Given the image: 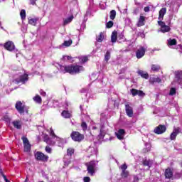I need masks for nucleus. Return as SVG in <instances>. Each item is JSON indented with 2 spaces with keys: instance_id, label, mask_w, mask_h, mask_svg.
<instances>
[{
  "instance_id": "nucleus-24",
  "label": "nucleus",
  "mask_w": 182,
  "mask_h": 182,
  "mask_svg": "<svg viewBox=\"0 0 182 182\" xmlns=\"http://www.w3.org/2000/svg\"><path fill=\"white\" fill-rule=\"evenodd\" d=\"M12 124L15 129H22V122L21 120L14 121Z\"/></svg>"
},
{
  "instance_id": "nucleus-33",
  "label": "nucleus",
  "mask_w": 182,
  "mask_h": 182,
  "mask_svg": "<svg viewBox=\"0 0 182 182\" xmlns=\"http://www.w3.org/2000/svg\"><path fill=\"white\" fill-rule=\"evenodd\" d=\"M111 58V53L109 50H107L105 55V62H109Z\"/></svg>"
},
{
  "instance_id": "nucleus-6",
  "label": "nucleus",
  "mask_w": 182,
  "mask_h": 182,
  "mask_svg": "<svg viewBox=\"0 0 182 182\" xmlns=\"http://www.w3.org/2000/svg\"><path fill=\"white\" fill-rule=\"evenodd\" d=\"M158 25L160 26V32H161L162 33H166L171 31L170 26L166 25V23H164V21H158Z\"/></svg>"
},
{
  "instance_id": "nucleus-34",
  "label": "nucleus",
  "mask_w": 182,
  "mask_h": 182,
  "mask_svg": "<svg viewBox=\"0 0 182 182\" xmlns=\"http://www.w3.org/2000/svg\"><path fill=\"white\" fill-rule=\"evenodd\" d=\"M81 127H82L83 132H86V130H87V124L86 123V122H85V121L82 122Z\"/></svg>"
},
{
  "instance_id": "nucleus-29",
  "label": "nucleus",
  "mask_w": 182,
  "mask_h": 182,
  "mask_svg": "<svg viewBox=\"0 0 182 182\" xmlns=\"http://www.w3.org/2000/svg\"><path fill=\"white\" fill-rule=\"evenodd\" d=\"M160 69H161L160 65H156V64L151 65V70H153V72H159Z\"/></svg>"
},
{
  "instance_id": "nucleus-7",
  "label": "nucleus",
  "mask_w": 182,
  "mask_h": 182,
  "mask_svg": "<svg viewBox=\"0 0 182 182\" xmlns=\"http://www.w3.org/2000/svg\"><path fill=\"white\" fill-rule=\"evenodd\" d=\"M21 139L23 141L24 151L26 153H29V151H31V144L29 143V140L28 139V138L25 136H23Z\"/></svg>"
},
{
  "instance_id": "nucleus-5",
  "label": "nucleus",
  "mask_w": 182,
  "mask_h": 182,
  "mask_svg": "<svg viewBox=\"0 0 182 182\" xmlns=\"http://www.w3.org/2000/svg\"><path fill=\"white\" fill-rule=\"evenodd\" d=\"M34 156L35 159H37L38 161H43V163H46L49 160V156L45 155V154L41 151H37Z\"/></svg>"
},
{
  "instance_id": "nucleus-26",
  "label": "nucleus",
  "mask_w": 182,
  "mask_h": 182,
  "mask_svg": "<svg viewBox=\"0 0 182 182\" xmlns=\"http://www.w3.org/2000/svg\"><path fill=\"white\" fill-rule=\"evenodd\" d=\"M138 75H140L141 77H143V79H149V73H145L143 70H139L138 71Z\"/></svg>"
},
{
  "instance_id": "nucleus-41",
  "label": "nucleus",
  "mask_w": 182,
  "mask_h": 182,
  "mask_svg": "<svg viewBox=\"0 0 182 182\" xmlns=\"http://www.w3.org/2000/svg\"><path fill=\"white\" fill-rule=\"evenodd\" d=\"M176 93H177V90H176V88H174V87L171 88V90L169 91V95L174 96V95H176Z\"/></svg>"
},
{
  "instance_id": "nucleus-10",
  "label": "nucleus",
  "mask_w": 182,
  "mask_h": 182,
  "mask_svg": "<svg viewBox=\"0 0 182 182\" xmlns=\"http://www.w3.org/2000/svg\"><path fill=\"white\" fill-rule=\"evenodd\" d=\"M120 168L122 170L121 177L122 178H127V177H129V171H127V165L126 164H123L121 165Z\"/></svg>"
},
{
  "instance_id": "nucleus-25",
  "label": "nucleus",
  "mask_w": 182,
  "mask_h": 182,
  "mask_svg": "<svg viewBox=\"0 0 182 182\" xmlns=\"http://www.w3.org/2000/svg\"><path fill=\"white\" fill-rule=\"evenodd\" d=\"M74 18L75 17L73 16V15H72L70 17L64 19L63 20V26H65V25H68V23H70V22H72L73 21Z\"/></svg>"
},
{
  "instance_id": "nucleus-21",
  "label": "nucleus",
  "mask_w": 182,
  "mask_h": 182,
  "mask_svg": "<svg viewBox=\"0 0 182 182\" xmlns=\"http://www.w3.org/2000/svg\"><path fill=\"white\" fill-rule=\"evenodd\" d=\"M61 116L64 117V119H70L72 114L69 112L68 110H63L61 113Z\"/></svg>"
},
{
  "instance_id": "nucleus-9",
  "label": "nucleus",
  "mask_w": 182,
  "mask_h": 182,
  "mask_svg": "<svg viewBox=\"0 0 182 182\" xmlns=\"http://www.w3.org/2000/svg\"><path fill=\"white\" fill-rule=\"evenodd\" d=\"M146 48L144 46L139 47L136 51V59H141L144 55H146Z\"/></svg>"
},
{
  "instance_id": "nucleus-23",
  "label": "nucleus",
  "mask_w": 182,
  "mask_h": 182,
  "mask_svg": "<svg viewBox=\"0 0 182 182\" xmlns=\"http://www.w3.org/2000/svg\"><path fill=\"white\" fill-rule=\"evenodd\" d=\"M111 42L112 43H116V42H117V31H114L112 33V36H111Z\"/></svg>"
},
{
  "instance_id": "nucleus-28",
  "label": "nucleus",
  "mask_w": 182,
  "mask_h": 182,
  "mask_svg": "<svg viewBox=\"0 0 182 182\" xmlns=\"http://www.w3.org/2000/svg\"><path fill=\"white\" fill-rule=\"evenodd\" d=\"M75 154V149L73 148H68L67 149V156L72 157Z\"/></svg>"
},
{
  "instance_id": "nucleus-44",
  "label": "nucleus",
  "mask_w": 182,
  "mask_h": 182,
  "mask_svg": "<svg viewBox=\"0 0 182 182\" xmlns=\"http://www.w3.org/2000/svg\"><path fill=\"white\" fill-rule=\"evenodd\" d=\"M45 150L46 153H48L49 154L52 153V148H50L49 146H46Z\"/></svg>"
},
{
  "instance_id": "nucleus-32",
  "label": "nucleus",
  "mask_w": 182,
  "mask_h": 182,
  "mask_svg": "<svg viewBox=\"0 0 182 182\" xmlns=\"http://www.w3.org/2000/svg\"><path fill=\"white\" fill-rule=\"evenodd\" d=\"M20 16L22 21L25 20L26 18V11L25 9H22L20 12Z\"/></svg>"
},
{
  "instance_id": "nucleus-38",
  "label": "nucleus",
  "mask_w": 182,
  "mask_h": 182,
  "mask_svg": "<svg viewBox=\"0 0 182 182\" xmlns=\"http://www.w3.org/2000/svg\"><path fill=\"white\" fill-rule=\"evenodd\" d=\"M168 43L170 46H174V45H177V40H176V38L171 39Z\"/></svg>"
},
{
  "instance_id": "nucleus-3",
  "label": "nucleus",
  "mask_w": 182,
  "mask_h": 182,
  "mask_svg": "<svg viewBox=\"0 0 182 182\" xmlns=\"http://www.w3.org/2000/svg\"><path fill=\"white\" fill-rule=\"evenodd\" d=\"M70 137L73 141H77L78 143L85 140V135L77 131H73L70 134Z\"/></svg>"
},
{
  "instance_id": "nucleus-14",
  "label": "nucleus",
  "mask_w": 182,
  "mask_h": 182,
  "mask_svg": "<svg viewBox=\"0 0 182 182\" xmlns=\"http://www.w3.org/2000/svg\"><path fill=\"white\" fill-rule=\"evenodd\" d=\"M130 92H131V95L133 96V97H134V96H137V95L140 96V97L146 96V94L144 93L143 91L139 90L135 88L131 89Z\"/></svg>"
},
{
  "instance_id": "nucleus-2",
  "label": "nucleus",
  "mask_w": 182,
  "mask_h": 182,
  "mask_svg": "<svg viewBox=\"0 0 182 182\" xmlns=\"http://www.w3.org/2000/svg\"><path fill=\"white\" fill-rule=\"evenodd\" d=\"M85 166L87 167V174L91 177L95 176V173H96V161H91L90 162H87L85 164Z\"/></svg>"
},
{
  "instance_id": "nucleus-12",
  "label": "nucleus",
  "mask_w": 182,
  "mask_h": 182,
  "mask_svg": "<svg viewBox=\"0 0 182 182\" xmlns=\"http://www.w3.org/2000/svg\"><path fill=\"white\" fill-rule=\"evenodd\" d=\"M4 48L6 49V50L12 52V50H15V44L12 41H7L4 43Z\"/></svg>"
},
{
  "instance_id": "nucleus-52",
  "label": "nucleus",
  "mask_w": 182,
  "mask_h": 182,
  "mask_svg": "<svg viewBox=\"0 0 182 182\" xmlns=\"http://www.w3.org/2000/svg\"><path fill=\"white\" fill-rule=\"evenodd\" d=\"M92 129H93L94 130H96V129H97V127H93Z\"/></svg>"
},
{
  "instance_id": "nucleus-11",
  "label": "nucleus",
  "mask_w": 182,
  "mask_h": 182,
  "mask_svg": "<svg viewBox=\"0 0 182 182\" xmlns=\"http://www.w3.org/2000/svg\"><path fill=\"white\" fill-rule=\"evenodd\" d=\"M167 130V127L165 125L159 124L158 127H155L154 132L156 134H163Z\"/></svg>"
},
{
  "instance_id": "nucleus-51",
  "label": "nucleus",
  "mask_w": 182,
  "mask_h": 182,
  "mask_svg": "<svg viewBox=\"0 0 182 182\" xmlns=\"http://www.w3.org/2000/svg\"><path fill=\"white\" fill-rule=\"evenodd\" d=\"M6 122H11V118L5 117Z\"/></svg>"
},
{
  "instance_id": "nucleus-17",
  "label": "nucleus",
  "mask_w": 182,
  "mask_h": 182,
  "mask_svg": "<svg viewBox=\"0 0 182 182\" xmlns=\"http://www.w3.org/2000/svg\"><path fill=\"white\" fill-rule=\"evenodd\" d=\"M115 134L117 139H119V140H123L124 134H126V131L123 129H120L118 130V132L116 133Z\"/></svg>"
},
{
  "instance_id": "nucleus-40",
  "label": "nucleus",
  "mask_w": 182,
  "mask_h": 182,
  "mask_svg": "<svg viewBox=\"0 0 182 182\" xmlns=\"http://www.w3.org/2000/svg\"><path fill=\"white\" fill-rule=\"evenodd\" d=\"M113 25H114V23H113L112 21H109L106 23V28H107V29H110V28H113Z\"/></svg>"
},
{
  "instance_id": "nucleus-36",
  "label": "nucleus",
  "mask_w": 182,
  "mask_h": 182,
  "mask_svg": "<svg viewBox=\"0 0 182 182\" xmlns=\"http://www.w3.org/2000/svg\"><path fill=\"white\" fill-rule=\"evenodd\" d=\"M36 22H38V20L37 18H31L29 21H28V23L30 25H33V26H35L36 25Z\"/></svg>"
},
{
  "instance_id": "nucleus-20",
  "label": "nucleus",
  "mask_w": 182,
  "mask_h": 182,
  "mask_svg": "<svg viewBox=\"0 0 182 182\" xmlns=\"http://www.w3.org/2000/svg\"><path fill=\"white\" fill-rule=\"evenodd\" d=\"M181 76H182V72L181 71H176L175 72V79H176V81L178 84L181 83Z\"/></svg>"
},
{
  "instance_id": "nucleus-1",
  "label": "nucleus",
  "mask_w": 182,
  "mask_h": 182,
  "mask_svg": "<svg viewBox=\"0 0 182 182\" xmlns=\"http://www.w3.org/2000/svg\"><path fill=\"white\" fill-rule=\"evenodd\" d=\"M60 70L63 73H69L70 75H79L85 71V68L79 65H60Z\"/></svg>"
},
{
  "instance_id": "nucleus-50",
  "label": "nucleus",
  "mask_w": 182,
  "mask_h": 182,
  "mask_svg": "<svg viewBox=\"0 0 182 182\" xmlns=\"http://www.w3.org/2000/svg\"><path fill=\"white\" fill-rule=\"evenodd\" d=\"M41 96H46V92H44V91H42V92H41Z\"/></svg>"
},
{
  "instance_id": "nucleus-47",
  "label": "nucleus",
  "mask_w": 182,
  "mask_h": 182,
  "mask_svg": "<svg viewBox=\"0 0 182 182\" xmlns=\"http://www.w3.org/2000/svg\"><path fill=\"white\" fill-rule=\"evenodd\" d=\"M154 82H156V83H160V82H161V79H160V77H156V78H154Z\"/></svg>"
},
{
  "instance_id": "nucleus-15",
  "label": "nucleus",
  "mask_w": 182,
  "mask_h": 182,
  "mask_svg": "<svg viewBox=\"0 0 182 182\" xmlns=\"http://www.w3.org/2000/svg\"><path fill=\"white\" fill-rule=\"evenodd\" d=\"M125 112L128 117L133 116V107L130 106L129 102L125 103Z\"/></svg>"
},
{
  "instance_id": "nucleus-42",
  "label": "nucleus",
  "mask_w": 182,
  "mask_h": 182,
  "mask_svg": "<svg viewBox=\"0 0 182 182\" xmlns=\"http://www.w3.org/2000/svg\"><path fill=\"white\" fill-rule=\"evenodd\" d=\"M87 60H89V58H87V56H84L80 58L81 63H86Z\"/></svg>"
},
{
  "instance_id": "nucleus-54",
  "label": "nucleus",
  "mask_w": 182,
  "mask_h": 182,
  "mask_svg": "<svg viewBox=\"0 0 182 182\" xmlns=\"http://www.w3.org/2000/svg\"><path fill=\"white\" fill-rule=\"evenodd\" d=\"M2 25V23H1V21H0V26Z\"/></svg>"
},
{
  "instance_id": "nucleus-8",
  "label": "nucleus",
  "mask_w": 182,
  "mask_h": 182,
  "mask_svg": "<svg viewBox=\"0 0 182 182\" xmlns=\"http://www.w3.org/2000/svg\"><path fill=\"white\" fill-rule=\"evenodd\" d=\"M15 108L20 114L25 113V105L21 101H17L15 105Z\"/></svg>"
},
{
  "instance_id": "nucleus-30",
  "label": "nucleus",
  "mask_w": 182,
  "mask_h": 182,
  "mask_svg": "<svg viewBox=\"0 0 182 182\" xmlns=\"http://www.w3.org/2000/svg\"><path fill=\"white\" fill-rule=\"evenodd\" d=\"M109 18L112 21H114V19H116V11L115 10H112L109 12Z\"/></svg>"
},
{
  "instance_id": "nucleus-37",
  "label": "nucleus",
  "mask_w": 182,
  "mask_h": 182,
  "mask_svg": "<svg viewBox=\"0 0 182 182\" xmlns=\"http://www.w3.org/2000/svg\"><path fill=\"white\" fill-rule=\"evenodd\" d=\"M72 43H73L72 39H70L69 41H64L63 45V46H66L68 48V47L70 46V45H72Z\"/></svg>"
},
{
  "instance_id": "nucleus-39",
  "label": "nucleus",
  "mask_w": 182,
  "mask_h": 182,
  "mask_svg": "<svg viewBox=\"0 0 182 182\" xmlns=\"http://www.w3.org/2000/svg\"><path fill=\"white\" fill-rule=\"evenodd\" d=\"M49 140H50V139L49 138V135L45 134L43 135V141H45V143H47V144H49Z\"/></svg>"
},
{
  "instance_id": "nucleus-19",
  "label": "nucleus",
  "mask_w": 182,
  "mask_h": 182,
  "mask_svg": "<svg viewBox=\"0 0 182 182\" xmlns=\"http://www.w3.org/2000/svg\"><path fill=\"white\" fill-rule=\"evenodd\" d=\"M173 170H171V168H168L165 170V178H171L173 177Z\"/></svg>"
},
{
  "instance_id": "nucleus-49",
  "label": "nucleus",
  "mask_w": 182,
  "mask_h": 182,
  "mask_svg": "<svg viewBox=\"0 0 182 182\" xmlns=\"http://www.w3.org/2000/svg\"><path fill=\"white\" fill-rule=\"evenodd\" d=\"M37 0H30L31 5H36Z\"/></svg>"
},
{
  "instance_id": "nucleus-22",
  "label": "nucleus",
  "mask_w": 182,
  "mask_h": 182,
  "mask_svg": "<svg viewBox=\"0 0 182 182\" xmlns=\"http://www.w3.org/2000/svg\"><path fill=\"white\" fill-rule=\"evenodd\" d=\"M142 164L145 167L146 166L150 168V167H151V165L153 164V162H151L150 159H145L142 161Z\"/></svg>"
},
{
  "instance_id": "nucleus-55",
  "label": "nucleus",
  "mask_w": 182,
  "mask_h": 182,
  "mask_svg": "<svg viewBox=\"0 0 182 182\" xmlns=\"http://www.w3.org/2000/svg\"><path fill=\"white\" fill-rule=\"evenodd\" d=\"M181 167L182 168V162H181Z\"/></svg>"
},
{
  "instance_id": "nucleus-43",
  "label": "nucleus",
  "mask_w": 182,
  "mask_h": 182,
  "mask_svg": "<svg viewBox=\"0 0 182 182\" xmlns=\"http://www.w3.org/2000/svg\"><path fill=\"white\" fill-rule=\"evenodd\" d=\"M50 135L52 136V137L56 138L58 136L55 134V131H53V129L50 128Z\"/></svg>"
},
{
  "instance_id": "nucleus-18",
  "label": "nucleus",
  "mask_w": 182,
  "mask_h": 182,
  "mask_svg": "<svg viewBox=\"0 0 182 182\" xmlns=\"http://www.w3.org/2000/svg\"><path fill=\"white\" fill-rule=\"evenodd\" d=\"M167 14V8L163 7L160 9L159 13V19H164V16Z\"/></svg>"
},
{
  "instance_id": "nucleus-48",
  "label": "nucleus",
  "mask_w": 182,
  "mask_h": 182,
  "mask_svg": "<svg viewBox=\"0 0 182 182\" xmlns=\"http://www.w3.org/2000/svg\"><path fill=\"white\" fill-rule=\"evenodd\" d=\"M144 12H149L150 11V7L146 6L144 9Z\"/></svg>"
},
{
  "instance_id": "nucleus-4",
  "label": "nucleus",
  "mask_w": 182,
  "mask_h": 182,
  "mask_svg": "<svg viewBox=\"0 0 182 182\" xmlns=\"http://www.w3.org/2000/svg\"><path fill=\"white\" fill-rule=\"evenodd\" d=\"M28 80H29V75L24 73L20 75L18 78L13 80V83H15V85H19V83L25 85Z\"/></svg>"
},
{
  "instance_id": "nucleus-45",
  "label": "nucleus",
  "mask_w": 182,
  "mask_h": 182,
  "mask_svg": "<svg viewBox=\"0 0 182 182\" xmlns=\"http://www.w3.org/2000/svg\"><path fill=\"white\" fill-rule=\"evenodd\" d=\"M70 60L72 59V56H69V55H64L63 56V60Z\"/></svg>"
},
{
  "instance_id": "nucleus-53",
  "label": "nucleus",
  "mask_w": 182,
  "mask_h": 182,
  "mask_svg": "<svg viewBox=\"0 0 182 182\" xmlns=\"http://www.w3.org/2000/svg\"><path fill=\"white\" fill-rule=\"evenodd\" d=\"M25 182H28V178H26Z\"/></svg>"
},
{
  "instance_id": "nucleus-35",
  "label": "nucleus",
  "mask_w": 182,
  "mask_h": 182,
  "mask_svg": "<svg viewBox=\"0 0 182 182\" xmlns=\"http://www.w3.org/2000/svg\"><path fill=\"white\" fill-rule=\"evenodd\" d=\"M105 136H106V133L101 129L98 137L99 139H105Z\"/></svg>"
},
{
  "instance_id": "nucleus-16",
  "label": "nucleus",
  "mask_w": 182,
  "mask_h": 182,
  "mask_svg": "<svg viewBox=\"0 0 182 182\" xmlns=\"http://www.w3.org/2000/svg\"><path fill=\"white\" fill-rule=\"evenodd\" d=\"M144 25H146V16H140L139 19H138V22L136 23V26L138 28H140L141 26H144Z\"/></svg>"
},
{
  "instance_id": "nucleus-46",
  "label": "nucleus",
  "mask_w": 182,
  "mask_h": 182,
  "mask_svg": "<svg viewBox=\"0 0 182 182\" xmlns=\"http://www.w3.org/2000/svg\"><path fill=\"white\" fill-rule=\"evenodd\" d=\"M83 181H84V182H90V177H89V176H85V177L83 178Z\"/></svg>"
},
{
  "instance_id": "nucleus-56",
  "label": "nucleus",
  "mask_w": 182,
  "mask_h": 182,
  "mask_svg": "<svg viewBox=\"0 0 182 182\" xmlns=\"http://www.w3.org/2000/svg\"><path fill=\"white\" fill-rule=\"evenodd\" d=\"M80 109H82V106H80Z\"/></svg>"
},
{
  "instance_id": "nucleus-31",
  "label": "nucleus",
  "mask_w": 182,
  "mask_h": 182,
  "mask_svg": "<svg viewBox=\"0 0 182 182\" xmlns=\"http://www.w3.org/2000/svg\"><path fill=\"white\" fill-rule=\"evenodd\" d=\"M33 100H34V102H36V103H38V104L42 103V97H41V96H39V95H36L33 98Z\"/></svg>"
},
{
  "instance_id": "nucleus-27",
  "label": "nucleus",
  "mask_w": 182,
  "mask_h": 182,
  "mask_svg": "<svg viewBox=\"0 0 182 182\" xmlns=\"http://www.w3.org/2000/svg\"><path fill=\"white\" fill-rule=\"evenodd\" d=\"M105 39V34L103 32H100L99 36L97 37L96 41L97 42L102 43L103 42V40Z\"/></svg>"
},
{
  "instance_id": "nucleus-13",
  "label": "nucleus",
  "mask_w": 182,
  "mask_h": 182,
  "mask_svg": "<svg viewBox=\"0 0 182 182\" xmlns=\"http://www.w3.org/2000/svg\"><path fill=\"white\" fill-rule=\"evenodd\" d=\"M181 133V129L180 127H175L170 135V140H176L177 135Z\"/></svg>"
}]
</instances>
